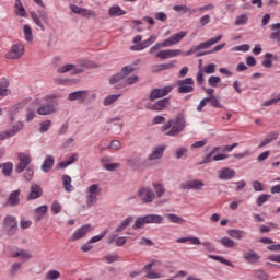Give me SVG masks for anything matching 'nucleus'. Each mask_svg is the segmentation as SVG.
Segmentation results:
<instances>
[{"label":"nucleus","instance_id":"46","mask_svg":"<svg viewBox=\"0 0 280 280\" xmlns=\"http://www.w3.org/2000/svg\"><path fill=\"white\" fill-rule=\"evenodd\" d=\"M244 259L247 261H259V255H257V253L254 250H250L244 254Z\"/></svg>","mask_w":280,"mask_h":280},{"label":"nucleus","instance_id":"64","mask_svg":"<svg viewBox=\"0 0 280 280\" xmlns=\"http://www.w3.org/2000/svg\"><path fill=\"white\" fill-rule=\"evenodd\" d=\"M109 150H121V142L119 140H113L110 144L108 145Z\"/></svg>","mask_w":280,"mask_h":280},{"label":"nucleus","instance_id":"3","mask_svg":"<svg viewBox=\"0 0 280 280\" xmlns=\"http://www.w3.org/2000/svg\"><path fill=\"white\" fill-rule=\"evenodd\" d=\"M187 31H182L178 33H175L167 39H165L163 43H158L154 46H152L149 50V54H155V51H159V49H163V47H173V45H178L185 36H187Z\"/></svg>","mask_w":280,"mask_h":280},{"label":"nucleus","instance_id":"21","mask_svg":"<svg viewBox=\"0 0 280 280\" xmlns=\"http://www.w3.org/2000/svg\"><path fill=\"white\" fill-rule=\"evenodd\" d=\"M235 170L223 167L221 168V172H219V178L220 180H233V178H235Z\"/></svg>","mask_w":280,"mask_h":280},{"label":"nucleus","instance_id":"5","mask_svg":"<svg viewBox=\"0 0 280 280\" xmlns=\"http://www.w3.org/2000/svg\"><path fill=\"white\" fill-rule=\"evenodd\" d=\"M102 194V188H100V184H92L88 187V197L86 205L88 207H93L97 202V196Z\"/></svg>","mask_w":280,"mask_h":280},{"label":"nucleus","instance_id":"12","mask_svg":"<svg viewBox=\"0 0 280 280\" xmlns=\"http://www.w3.org/2000/svg\"><path fill=\"white\" fill-rule=\"evenodd\" d=\"M156 195L150 187H141L138 191V197L145 203H150L154 200Z\"/></svg>","mask_w":280,"mask_h":280},{"label":"nucleus","instance_id":"36","mask_svg":"<svg viewBox=\"0 0 280 280\" xmlns=\"http://www.w3.org/2000/svg\"><path fill=\"white\" fill-rule=\"evenodd\" d=\"M228 235L234 240H243V237H246V232L242 230H228Z\"/></svg>","mask_w":280,"mask_h":280},{"label":"nucleus","instance_id":"1","mask_svg":"<svg viewBox=\"0 0 280 280\" xmlns=\"http://www.w3.org/2000/svg\"><path fill=\"white\" fill-rule=\"evenodd\" d=\"M185 130V115L179 114L175 119L168 120L163 127L162 132H165L167 137H176L179 132Z\"/></svg>","mask_w":280,"mask_h":280},{"label":"nucleus","instance_id":"62","mask_svg":"<svg viewBox=\"0 0 280 280\" xmlns=\"http://www.w3.org/2000/svg\"><path fill=\"white\" fill-rule=\"evenodd\" d=\"M269 199H270V195L259 196L258 199H257L258 207H262L264 205H266V202H268Z\"/></svg>","mask_w":280,"mask_h":280},{"label":"nucleus","instance_id":"55","mask_svg":"<svg viewBox=\"0 0 280 280\" xmlns=\"http://www.w3.org/2000/svg\"><path fill=\"white\" fill-rule=\"evenodd\" d=\"M139 75H132L125 79V84L128 86H132V84H137L139 82Z\"/></svg>","mask_w":280,"mask_h":280},{"label":"nucleus","instance_id":"56","mask_svg":"<svg viewBox=\"0 0 280 280\" xmlns=\"http://www.w3.org/2000/svg\"><path fill=\"white\" fill-rule=\"evenodd\" d=\"M248 23V15L242 14L238 15L235 20V25H246Z\"/></svg>","mask_w":280,"mask_h":280},{"label":"nucleus","instance_id":"31","mask_svg":"<svg viewBox=\"0 0 280 280\" xmlns=\"http://www.w3.org/2000/svg\"><path fill=\"white\" fill-rule=\"evenodd\" d=\"M47 211H48L47 206H40V207L36 208L34 220L36 222H40V220H43V218H45V213H47Z\"/></svg>","mask_w":280,"mask_h":280},{"label":"nucleus","instance_id":"24","mask_svg":"<svg viewBox=\"0 0 280 280\" xmlns=\"http://www.w3.org/2000/svg\"><path fill=\"white\" fill-rule=\"evenodd\" d=\"M170 106V98H163L154 103L150 110H156L158 113H161V110H165L166 107Z\"/></svg>","mask_w":280,"mask_h":280},{"label":"nucleus","instance_id":"47","mask_svg":"<svg viewBox=\"0 0 280 280\" xmlns=\"http://www.w3.org/2000/svg\"><path fill=\"white\" fill-rule=\"evenodd\" d=\"M15 14L18 16H25V8H23V4L21 3V0H16L15 2Z\"/></svg>","mask_w":280,"mask_h":280},{"label":"nucleus","instance_id":"28","mask_svg":"<svg viewBox=\"0 0 280 280\" xmlns=\"http://www.w3.org/2000/svg\"><path fill=\"white\" fill-rule=\"evenodd\" d=\"M177 244H185V242H189L192 246H200L202 242H200L199 237L196 236H188V237H180L176 240Z\"/></svg>","mask_w":280,"mask_h":280},{"label":"nucleus","instance_id":"27","mask_svg":"<svg viewBox=\"0 0 280 280\" xmlns=\"http://www.w3.org/2000/svg\"><path fill=\"white\" fill-rule=\"evenodd\" d=\"M10 93H12V91H10V81H8V79H2L0 81V96L5 97L10 95Z\"/></svg>","mask_w":280,"mask_h":280},{"label":"nucleus","instance_id":"61","mask_svg":"<svg viewBox=\"0 0 280 280\" xmlns=\"http://www.w3.org/2000/svg\"><path fill=\"white\" fill-rule=\"evenodd\" d=\"M49 128H51V120L42 121L39 132H47Z\"/></svg>","mask_w":280,"mask_h":280},{"label":"nucleus","instance_id":"53","mask_svg":"<svg viewBox=\"0 0 280 280\" xmlns=\"http://www.w3.org/2000/svg\"><path fill=\"white\" fill-rule=\"evenodd\" d=\"M153 188L155 189L158 198H161L163 194H165V187L162 184H154Z\"/></svg>","mask_w":280,"mask_h":280},{"label":"nucleus","instance_id":"18","mask_svg":"<svg viewBox=\"0 0 280 280\" xmlns=\"http://www.w3.org/2000/svg\"><path fill=\"white\" fill-rule=\"evenodd\" d=\"M20 196H21V190H19V189L10 192L5 206L7 207H19V205H21Z\"/></svg>","mask_w":280,"mask_h":280},{"label":"nucleus","instance_id":"11","mask_svg":"<svg viewBox=\"0 0 280 280\" xmlns=\"http://www.w3.org/2000/svg\"><path fill=\"white\" fill-rule=\"evenodd\" d=\"M3 226L10 235H14L16 233V229H19L16 218L14 215H7L3 220Z\"/></svg>","mask_w":280,"mask_h":280},{"label":"nucleus","instance_id":"13","mask_svg":"<svg viewBox=\"0 0 280 280\" xmlns=\"http://www.w3.org/2000/svg\"><path fill=\"white\" fill-rule=\"evenodd\" d=\"M154 266H161L160 260H152L148 265L144 266L143 271L147 272L145 278L147 279H161V273L156 271H151Z\"/></svg>","mask_w":280,"mask_h":280},{"label":"nucleus","instance_id":"4","mask_svg":"<svg viewBox=\"0 0 280 280\" xmlns=\"http://www.w3.org/2000/svg\"><path fill=\"white\" fill-rule=\"evenodd\" d=\"M176 86H177V93H180V94L194 93V91H196V89L194 88L196 86V81H194V78L182 79L176 82Z\"/></svg>","mask_w":280,"mask_h":280},{"label":"nucleus","instance_id":"60","mask_svg":"<svg viewBox=\"0 0 280 280\" xmlns=\"http://www.w3.org/2000/svg\"><path fill=\"white\" fill-rule=\"evenodd\" d=\"M33 177H34V167L27 166L24 173V178L26 180H32Z\"/></svg>","mask_w":280,"mask_h":280},{"label":"nucleus","instance_id":"44","mask_svg":"<svg viewBox=\"0 0 280 280\" xmlns=\"http://www.w3.org/2000/svg\"><path fill=\"white\" fill-rule=\"evenodd\" d=\"M13 167L12 163L0 164V170H2V174L5 176H10L12 174Z\"/></svg>","mask_w":280,"mask_h":280},{"label":"nucleus","instance_id":"38","mask_svg":"<svg viewBox=\"0 0 280 280\" xmlns=\"http://www.w3.org/2000/svg\"><path fill=\"white\" fill-rule=\"evenodd\" d=\"M218 242H219V244L224 246V248H234L235 247V241H233L226 236L218 240Z\"/></svg>","mask_w":280,"mask_h":280},{"label":"nucleus","instance_id":"43","mask_svg":"<svg viewBox=\"0 0 280 280\" xmlns=\"http://www.w3.org/2000/svg\"><path fill=\"white\" fill-rule=\"evenodd\" d=\"M144 224H148V221H147V219H145V215L136 219L132 229H133L135 231H137V229H143Z\"/></svg>","mask_w":280,"mask_h":280},{"label":"nucleus","instance_id":"6","mask_svg":"<svg viewBox=\"0 0 280 280\" xmlns=\"http://www.w3.org/2000/svg\"><path fill=\"white\" fill-rule=\"evenodd\" d=\"M139 62H135L133 65L125 66L121 69L120 73L115 74L110 80V84H117V82H120V80H124V78H128L130 73H133V71H137V65Z\"/></svg>","mask_w":280,"mask_h":280},{"label":"nucleus","instance_id":"58","mask_svg":"<svg viewBox=\"0 0 280 280\" xmlns=\"http://www.w3.org/2000/svg\"><path fill=\"white\" fill-rule=\"evenodd\" d=\"M51 211L55 215H58L62 211V206L58 201H54L51 205Z\"/></svg>","mask_w":280,"mask_h":280},{"label":"nucleus","instance_id":"59","mask_svg":"<svg viewBox=\"0 0 280 280\" xmlns=\"http://www.w3.org/2000/svg\"><path fill=\"white\" fill-rule=\"evenodd\" d=\"M171 222H174V224H182V222H185L183 218L176 215V214H167L166 215Z\"/></svg>","mask_w":280,"mask_h":280},{"label":"nucleus","instance_id":"2","mask_svg":"<svg viewBox=\"0 0 280 280\" xmlns=\"http://www.w3.org/2000/svg\"><path fill=\"white\" fill-rule=\"evenodd\" d=\"M58 97L60 95H46L42 98V103L37 108L38 115H54L58 110Z\"/></svg>","mask_w":280,"mask_h":280},{"label":"nucleus","instance_id":"22","mask_svg":"<svg viewBox=\"0 0 280 280\" xmlns=\"http://www.w3.org/2000/svg\"><path fill=\"white\" fill-rule=\"evenodd\" d=\"M57 71H58V73H69V71H73V73L78 74V73H83L84 69L75 68L74 65L68 63V65H65V66L58 68Z\"/></svg>","mask_w":280,"mask_h":280},{"label":"nucleus","instance_id":"30","mask_svg":"<svg viewBox=\"0 0 280 280\" xmlns=\"http://www.w3.org/2000/svg\"><path fill=\"white\" fill-rule=\"evenodd\" d=\"M55 160L51 155H47L42 164V171L45 173L51 172V167H54Z\"/></svg>","mask_w":280,"mask_h":280},{"label":"nucleus","instance_id":"19","mask_svg":"<svg viewBox=\"0 0 280 280\" xmlns=\"http://www.w3.org/2000/svg\"><path fill=\"white\" fill-rule=\"evenodd\" d=\"M27 104H30V98H24L23 101L19 102L10 108L11 121H14V115L21 113V110H23L24 107L27 106Z\"/></svg>","mask_w":280,"mask_h":280},{"label":"nucleus","instance_id":"39","mask_svg":"<svg viewBox=\"0 0 280 280\" xmlns=\"http://www.w3.org/2000/svg\"><path fill=\"white\" fill-rule=\"evenodd\" d=\"M196 80L199 86L205 82V71L202 70V60L199 61V70L197 72Z\"/></svg>","mask_w":280,"mask_h":280},{"label":"nucleus","instance_id":"7","mask_svg":"<svg viewBox=\"0 0 280 280\" xmlns=\"http://www.w3.org/2000/svg\"><path fill=\"white\" fill-rule=\"evenodd\" d=\"M25 54V46L21 43H16L11 47V50L7 52V60H19V58H23Z\"/></svg>","mask_w":280,"mask_h":280},{"label":"nucleus","instance_id":"33","mask_svg":"<svg viewBox=\"0 0 280 280\" xmlns=\"http://www.w3.org/2000/svg\"><path fill=\"white\" fill-rule=\"evenodd\" d=\"M259 242L261 244H269V246L267 247L268 250H273V252L280 250V244L272 245V244H275V241H272V238L262 237L259 240Z\"/></svg>","mask_w":280,"mask_h":280},{"label":"nucleus","instance_id":"23","mask_svg":"<svg viewBox=\"0 0 280 280\" xmlns=\"http://www.w3.org/2000/svg\"><path fill=\"white\" fill-rule=\"evenodd\" d=\"M163 152H165V147H155L148 156L149 161H158V159H163Z\"/></svg>","mask_w":280,"mask_h":280},{"label":"nucleus","instance_id":"42","mask_svg":"<svg viewBox=\"0 0 280 280\" xmlns=\"http://www.w3.org/2000/svg\"><path fill=\"white\" fill-rule=\"evenodd\" d=\"M62 180H63V188L66 189V191L68 192L73 191V185H71V176L63 175Z\"/></svg>","mask_w":280,"mask_h":280},{"label":"nucleus","instance_id":"41","mask_svg":"<svg viewBox=\"0 0 280 280\" xmlns=\"http://www.w3.org/2000/svg\"><path fill=\"white\" fill-rule=\"evenodd\" d=\"M119 97H121V94H112L106 96L104 100V106H110V104H115Z\"/></svg>","mask_w":280,"mask_h":280},{"label":"nucleus","instance_id":"26","mask_svg":"<svg viewBox=\"0 0 280 280\" xmlns=\"http://www.w3.org/2000/svg\"><path fill=\"white\" fill-rule=\"evenodd\" d=\"M133 221H135L133 217L131 215L127 217L125 220L120 222L119 225L116 226L115 233H122V231H126V229H128V225L132 224Z\"/></svg>","mask_w":280,"mask_h":280},{"label":"nucleus","instance_id":"40","mask_svg":"<svg viewBox=\"0 0 280 280\" xmlns=\"http://www.w3.org/2000/svg\"><path fill=\"white\" fill-rule=\"evenodd\" d=\"M271 30H277L270 34L271 40H280V23L272 24Z\"/></svg>","mask_w":280,"mask_h":280},{"label":"nucleus","instance_id":"32","mask_svg":"<svg viewBox=\"0 0 280 280\" xmlns=\"http://www.w3.org/2000/svg\"><path fill=\"white\" fill-rule=\"evenodd\" d=\"M10 253L12 257H21V259H24L25 261L26 259L32 258V255L30 254V252L25 249H20L19 252H15L14 249H10Z\"/></svg>","mask_w":280,"mask_h":280},{"label":"nucleus","instance_id":"37","mask_svg":"<svg viewBox=\"0 0 280 280\" xmlns=\"http://www.w3.org/2000/svg\"><path fill=\"white\" fill-rule=\"evenodd\" d=\"M36 117V105L31 104L27 108H26V121L30 122L32 121V119H34Z\"/></svg>","mask_w":280,"mask_h":280},{"label":"nucleus","instance_id":"20","mask_svg":"<svg viewBox=\"0 0 280 280\" xmlns=\"http://www.w3.org/2000/svg\"><path fill=\"white\" fill-rule=\"evenodd\" d=\"M43 196V187L38 184H33L31 186V191L27 196V200H38Z\"/></svg>","mask_w":280,"mask_h":280},{"label":"nucleus","instance_id":"52","mask_svg":"<svg viewBox=\"0 0 280 280\" xmlns=\"http://www.w3.org/2000/svg\"><path fill=\"white\" fill-rule=\"evenodd\" d=\"M262 66H265L266 69H270V67H272V54L267 52L265 55V60L262 61Z\"/></svg>","mask_w":280,"mask_h":280},{"label":"nucleus","instance_id":"15","mask_svg":"<svg viewBox=\"0 0 280 280\" xmlns=\"http://www.w3.org/2000/svg\"><path fill=\"white\" fill-rule=\"evenodd\" d=\"M205 182L200 179L187 180L182 184V189H194L195 191H202Z\"/></svg>","mask_w":280,"mask_h":280},{"label":"nucleus","instance_id":"34","mask_svg":"<svg viewBox=\"0 0 280 280\" xmlns=\"http://www.w3.org/2000/svg\"><path fill=\"white\" fill-rule=\"evenodd\" d=\"M23 34L26 43H32L34 40V34L32 33V26H30V24L23 26Z\"/></svg>","mask_w":280,"mask_h":280},{"label":"nucleus","instance_id":"17","mask_svg":"<svg viewBox=\"0 0 280 280\" xmlns=\"http://www.w3.org/2000/svg\"><path fill=\"white\" fill-rule=\"evenodd\" d=\"M69 102H81L84 103L85 100H89V91H77L68 95Z\"/></svg>","mask_w":280,"mask_h":280},{"label":"nucleus","instance_id":"29","mask_svg":"<svg viewBox=\"0 0 280 280\" xmlns=\"http://www.w3.org/2000/svg\"><path fill=\"white\" fill-rule=\"evenodd\" d=\"M147 224H163V215L159 214H147L144 215Z\"/></svg>","mask_w":280,"mask_h":280},{"label":"nucleus","instance_id":"8","mask_svg":"<svg viewBox=\"0 0 280 280\" xmlns=\"http://www.w3.org/2000/svg\"><path fill=\"white\" fill-rule=\"evenodd\" d=\"M18 159H19V164L15 167V172H24V170H26V167H28L27 165H30L32 163V155L30 153H19L18 154Z\"/></svg>","mask_w":280,"mask_h":280},{"label":"nucleus","instance_id":"51","mask_svg":"<svg viewBox=\"0 0 280 280\" xmlns=\"http://www.w3.org/2000/svg\"><path fill=\"white\" fill-rule=\"evenodd\" d=\"M215 70H217L215 63H209L202 68L203 73H207L208 75L215 73Z\"/></svg>","mask_w":280,"mask_h":280},{"label":"nucleus","instance_id":"16","mask_svg":"<svg viewBox=\"0 0 280 280\" xmlns=\"http://www.w3.org/2000/svg\"><path fill=\"white\" fill-rule=\"evenodd\" d=\"M177 56H183V50L180 49H166L159 51L155 57L161 60H167V58H176Z\"/></svg>","mask_w":280,"mask_h":280},{"label":"nucleus","instance_id":"45","mask_svg":"<svg viewBox=\"0 0 280 280\" xmlns=\"http://www.w3.org/2000/svg\"><path fill=\"white\" fill-rule=\"evenodd\" d=\"M208 257L209 259H214V261H220V264H224L225 266H233V262H231V260H228L222 256L208 255Z\"/></svg>","mask_w":280,"mask_h":280},{"label":"nucleus","instance_id":"54","mask_svg":"<svg viewBox=\"0 0 280 280\" xmlns=\"http://www.w3.org/2000/svg\"><path fill=\"white\" fill-rule=\"evenodd\" d=\"M107 234H108V230H105L100 235L93 236L90 240V244H95V242H101V240H104V237H106Z\"/></svg>","mask_w":280,"mask_h":280},{"label":"nucleus","instance_id":"25","mask_svg":"<svg viewBox=\"0 0 280 280\" xmlns=\"http://www.w3.org/2000/svg\"><path fill=\"white\" fill-rule=\"evenodd\" d=\"M176 67V61H171L168 63H160L152 66L153 73H159L160 71H167V69H174Z\"/></svg>","mask_w":280,"mask_h":280},{"label":"nucleus","instance_id":"63","mask_svg":"<svg viewBox=\"0 0 280 280\" xmlns=\"http://www.w3.org/2000/svg\"><path fill=\"white\" fill-rule=\"evenodd\" d=\"M255 277H256V279H259V280H268V279H270L268 273H266L264 270L256 271L255 272Z\"/></svg>","mask_w":280,"mask_h":280},{"label":"nucleus","instance_id":"10","mask_svg":"<svg viewBox=\"0 0 280 280\" xmlns=\"http://www.w3.org/2000/svg\"><path fill=\"white\" fill-rule=\"evenodd\" d=\"M38 14H39V16H38ZM38 14H36V12L32 11L31 18L34 21L35 25H37V27L40 28L42 32H45V25L43 24V21H44V23H47V21H48L47 13L45 12V10H42L38 12ZM40 19H42V21H40Z\"/></svg>","mask_w":280,"mask_h":280},{"label":"nucleus","instance_id":"50","mask_svg":"<svg viewBox=\"0 0 280 280\" xmlns=\"http://www.w3.org/2000/svg\"><path fill=\"white\" fill-rule=\"evenodd\" d=\"M81 16H85L86 19H95L97 16V13H95V11L93 10L83 8L81 11Z\"/></svg>","mask_w":280,"mask_h":280},{"label":"nucleus","instance_id":"14","mask_svg":"<svg viewBox=\"0 0 280 280\" xmlns=\"http://www.w3.org/2000/svg\"><path fill=\"white\" fill-rule=\"evenodd\" d=\"M91 231H93V226H91V224H84L71 235L72 242L82 240V237H86V234L91 233Z\"/></svg>","mask_w":280,"mask_h":280},{"label":"nucleus","instance_id":"48","mask_svg":"<svg viewBox=\"0 0 280 280\" xmlns=\"http://www.w3.org/2000/svg\"><path fill=\"white\" fill-rule=\"evenodd\" d=\"M45 277H46L47 280H58V279H60V271L50 270L46 273Z\"/></svg>","mask_w":280,"mask_h":280},{"label":"nucleus","instance_id":"57","mask_svg":"<svg viewBox=\"0 0 280 280\" xmlns=\"http://www.w3.org/2000/svg\"><path fill=\"white\" fill-rule=\"evenodd\" d=\"M119 163H105L103 164L104 170H107V172H115L117 167H119Z\"/></svg>","mask_w":280,"mask_h":280},{"label":"nucleus","instance_id":"9","mask_svg":"<svg viewBox=\"0 0 280 280\" xmlns=\"http://www.w3.org/2000/svg\"><path fill=\"white\" fill-rule=\"evenodd\" d=\"M174 86L167 85L162 89H154L152 90L151 94L149 95L150 102H154V100H159L161 97H165V95H170L172 93Z\"/></svg>","mask_w":280,"mask_h":280},{"label":"nucleus","instance_id":"35","mask_svg":"<svg viewBox=\"0 0 280 280\" xmlns=\"http://www.w3.org/2000/svg\"><path fill=\"white\" fill-rule=\"evenodd\" d=\"M108 14L109 16H124L126 11H124L119 5H114L109 8Z\"/></svg>","mask_w":280,"mask_h":280},{"label":"nucleus","instance_id":"49","mask_svg":"<svg viewBox=\"0 0 280 280\" xmlns=\"http://www.w3.org/2000/svg\"><path fill=\"white\" fill-rule=\"evenodd\" d=\"M219 82H222V79L220 77L211 75L208 79V84H209V86H212V89L218 88Z\"/></svg>","mask_w":280,"mask_h":280}]
</instances>
